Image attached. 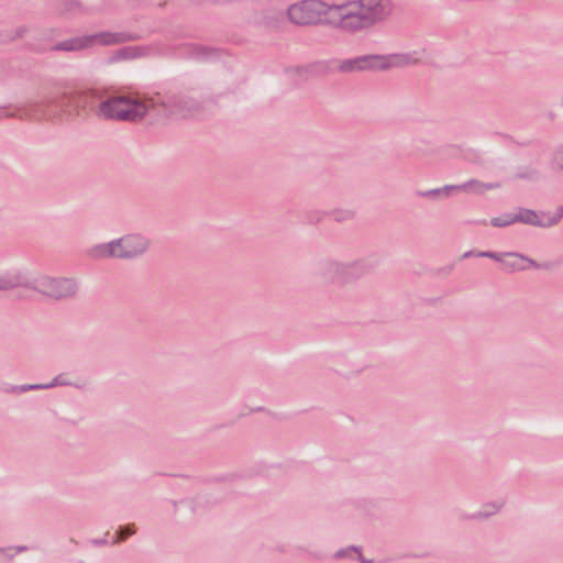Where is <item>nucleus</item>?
Here are the masks:
<instances>
[{
    "label": "nucleus",
    "instance_id": "obj_19",
    "mask_svg": "<svg viewBox=\"0 0 563 563\" xmlns=\"http://www.w3.org/2000/svg\"><path fill=\"white\" fill-rule=\"evenodd\" d=\"M537 216H538L537 227H539V228H551L559 223L558 217H555L553 214V212H550V211H539L538 212L537 211Z\"/></svg>",
    "mask_w": 563,
    "mask_h": 563
},
{
    "label": "nucleus",
    "instance_id": "obj_16",
    "mask_svg": "<svg viewBox=\"0 0 563 563\" xmlns=\"http://www.w3.org/2000/svg\"><path fill=\"white\" fill-rule=\"evenodd\" d=\"M144 55V49L139 46H125L118 49L113 56L112 60H123V59H134Z\"/></svg>",
    "mask_w": 563,
    "mask_h": 563
},
{
    "label": "nucleus",
    "instance_id": "obj_6",
    "mask_svg": "<svg viewBox=\"0 0 563 563\" xmlns=\"http://www.w3.org/2000/svg\"><path fill=\"white\" fill-rule=\"evenodd\" d=\"M550 263L540 264L534 260L517 252H506V256L501 263V268L506 273H516L527 271L529 268L550 269Z\"/></svg>",
    "mask_w": 563,
    "mask_h": 563
},
{
    "label": "nucleus",
    "instance_id": "obj_34",
    "mask_svg": "<svg viewBox=\"0 0 563 563\" xmlns=\"http://www.w3.org/2000/svg\"><path fill=\"white\" fill-rule=\"evenodd\" d=\"M2 551H3V549H0V552H2Z\"/></svg>",
    "mask_w": 563,
    "mask_h": 563
},
{
    "label": "nucleus",
    "instance_id": "obj_31",
    "mask_svg": "<svg viewBox=\"0 0 563 563\" xmlns=\"http://www.w3.org/2000/svg\"><path fill=\"white\" fill-rule=\"evenodd\" d=\"M533 174H536V173L532 172L531 175H529V174H518L517 177L518 178H532Z\"/></svg>",
    "mask_w": 563,
    "mask_h": 563
},
{
    "label": "nucleus",
    "instance_id": "obj_17",
    "mask_svg": "<svg viewBox=\"0 0 563 563\" xmlns=\"http://www.w3.org/2000/svg\"><path fill=\"white\" fill-rule=\"evenodd\" d=\"M453 190H455V187L454 185H446L442 188H434V189H430V190H418L416 192L417 196L419 197H424V198H429V199H440L442 197H448Z\"/></svg>",
    "mask_w": 563,
    "mask_h": 563
},
{
    "label": "nucleus",
    "instance_id": "obj_30",
    "mask_svg": "<svg viewBox=\"0 0 563 563\" xmlns=\"http://www.w3.org/2000/svg\"><path fill=\"white\" fill-rule=\"evenodd\" d=\"M477 252H474V251H468V252H465L463 255H462V258H467V257H471V256H476Z\"/></svg>",
    "mask_w": 563,
    "mask_h": 563
},
{
    "label": "nucleus",
    "instance_id": "obj_4",
    "mask_svg": "<svg viewBox=\"0 0 563 563\" xmlns=\"http://www.w3.org/2000/svg\"><path fill=\"white\" fill-rule=\"evenodd\" d=\"M333 7H328L319 0H302L288 7L287 16L289 21L299 26L330 24L329 19H334L330 14Z\"/></svg>",
    "mask_w": 563,
    "mask_h": 563
},
{
    "label": "nucleus",
    "instance_id": "obj_18",
    "mask_svg": "<svg viewBox=\"0 0 563 563\" xmlns=\"http://www.w3.org/2000/svg\"><path fill=\"white\" fill-rule=\"evenodd\" d=\"M516 222H521L525 224L537 227V211L526 208H520L517 213H515Z\"/></svg>",
    "mask_w": 563,
    "mask_h": 563
},
{
    "label": "nucleus",
    "instance_id": "obj_12",
    "mask_svg": "<svg viewBox=\"0 0 563 563\" xmlns=\"http://www.w3.org/2000/svg\"><path fill=\"white\" fill-rule=\"evenodd\" d=\"M125 244V255L129 258H134L146 252L148 249V240L141 234H128L123 236Z\"/></svg>",
    "mask_w": 563,
    "mask_h": 563
},
{
    "label": "nucleus",
    "instance_id": "obj_13",
    "mask_svg": "<svg viewBox=\"0 0 563 563\" xmlns=\"http://www.w3.org/2000/svg\"><path fill=\"white\" fill-rule=\"evenodd\" d=\"M373 266L364 261L343 264L342 284L357 279L372 271Z\"/></svg>",
    "mask_w": 563,
    "mask_h": 563
},
{
    "label": "nucleus",
    "instance_id": "obj_26",
    "mask_svg": "<svg viewBox=\"0 0 563 563\" xmlns=\"http://www.w3.org/2000/svg\"><path fill=\"white\" fill-rule=\"evenodd\" d=\"M70 383L66 379L64 374L57 375L51 383L45 384L46 389L53 388L56 386H67Z\"/></svg>",
    "mask_w": 563,
    "mask_h": 563
},
{
    "label": "nucleus",
    "instance_id": "obj_21",
    "mask_svg": "<svg viewBox=\"0 0 563 563\" xmlns=\"http://www.w3.org/2000/svg\"><path fill=\"white\" fill-rule=\"evenodd\" d=\"M46 389L45 384H29V385H20V386H11L5 389L7 393H25L29 390H40Z\"/></svg>",
    "mask_w": 563,
    "mask_h": 563
},
{
    "label": "nucleus",
    "instance_id": "obj_28",
    "mask_svg": "<svg viewBox=\"0 0 563 563\" xmlns=\"http://www.w3.org/2000/svg\"><path fill=\"white\" fill-rule=\"evenodd\" d=\"M13 113L7 107H0V119L12 117Z\"/></svg>",
    "mask_w": 563,
    "mask_h": 563
},
{
    "label": "nucleus",
    "instance_id": "obj_14",
    "mask_svg": "<svg viewBox=\"0 0 563 563\" xmlns=\"http://www.w3.org/2000/svg\"><path fill=\"white\" fill-rule=\"evenodd\" d=\"M500 183H482L477 179H471L461 185H454L455 190L473 191L482 195L485 190H492L500 188Z\"/></svg>",
    "mask_w": 563,
    "mask_h": 563
},
{
    "label": "nucleus",
    "instance_id": "obj_8",
    "mask_svg": "<svg viewBox=\"0 0 563 563\" xmlns=\"http://www.w3.org/2000/svg\"><path fill=\"white\" fill-rule=\"evenodd\" d=\"M343 264L332 260L320 261L316 266V273L325 282L342 284Z\"/></svg>",
    "mask_w": 563,
    "mask_h": 563
},
{
    "label": "nucleus",
    "instance_id": "obj_27",
    "mask_svg": "<svg viewBox=\"0 0 563 563\" xmlns=\"http://www.w3.org/2000/svg\"><path fill=\"white\" fill-rule=\"evenodd\" d=\"M347 552H357L358 558H360V560H361L362 562H364V563H369V561H366V560H364V559H363V556H362L361 552L358 551V549H357L356 547H350V548H349V549H346V550H339V551L335 553V555H334V556H335L336 559H342V558H345V556H346Z\"/></svg>",
    "mask_w": 563,
    "mask_h": 563
},
{
    "label": "nucleus",
    "instance_id": "obj_7",
    "mask_svg": "<svg viewBox=\"0 0 563 563\" xmlns=\"http://www.w3.org/2000/svg\"><path fill=\"white\" fill-rule=\"evenodd\" d=\"M125 253V244L123 242V236L117 240H113L109 243H103L96 245L91 254L96 258H107V257H115V258H128Z\"/></svg>",
    "mask_w": 563,
    "mask_h": 563
},
{
    "label": "nucleus",
    "instance_id": "obj_1",
    "mask_svg": "<svg viewBox=\"0 0 563 563\" xmlns=\"http://www.w3.org/2000/svg\"><path fill=\"white\" fill-rule=\"evenodd\" d=\"M71 107L93 110L98 118L106 120L136 122L148 112L169 118H186L202 110V106L195 98L174 89L157 91L144 96L143 99L133 96H113L106 100L91 91L62 92L45 97L36 111L40 117L51 118L60 111H69Z\"/></svg>",
    "mask_w": 563,
    "mask_h": 563
},
{
    "label": "nucleus",
    "instance_id": "obj_20",
    "mask_svg": "<svg viewBox=\"0 0 563 563\" xmlns=\"http://www.w3.org/2000/svg\"><path fill=\"white\" fill-rule=\"evenodd\" d=\"M514 223H516L515 213H505L490 219V224L495 228H505Z\"/></svg>",
    "mask_w": 563,
    "mask_h": 563
},
{
    "label": "nucleus",
    "instance_id": "obj_3",
    "mask_svg": "<svg viewBox=\"0 0 563 563\" xmlns=\"http://www.w3.org/2000/svg\"><path fill=\"white\" fill-rule=\"evenodd\" d=\"M136 38V35L128 32H100L60 41L52 47V51L80 52L97 45L110 46L134 41Z\"/></svg>",
    "mask_w": 563,
    "mask_h": 563
},
{
    "label": "nucleus",
    "instance_id": "obj_15",
    "mask_svg": "<svg viewBox=\"0 0 563 563\" xmlns=\"http://www.w3.org/2000/svg\"><path fill=\"white\" fill-rule=\"evenodd\" d=\"M181 49H183V55H185L187 57L197 58L200 60H206L209 56L214 54L213 49L206 47V46L198 45V44H192V43L183 45Z\"/></svg>",
    "mask_w": 563,
    "mask_h": 563
},
{
    "label": "nucleus",
    "instance_id": "obj_10",
    "mask_svg": "<svg viewBox=\"0 0 563 563\" xmlns=\"http://www.w3.org/2000/svg\"><path fill=\"white\" fill-rule=\"evenodd\" d=\"M375 55H363L357 56L355 58H350L343 60L339 70L342 73H353V71H362V70H375Z\"/></svg>",
    "mask_w": 563,
    "mask_h": 563
},
{
    "label": "nucleus",
    "instance_id": "obj_11",
    "mask_svg": "<svg viewBox=\"0 0 563 563\" xmlns=\"http://www.w3.org/2000/svg\"><path fill=\"white\" fill-rule=\"evenodd\" d=\"M29 278L20 271L0 272V290H11L18 287L27 289Z\"/></svg>",
    "mask_w": 563,
    "mask_h": 563
},
{
    "label": "nucleus",
    "instance_id": "obj_32",
    "mask_svg": "<svg viewBox=\"0 0 563 563\" xmlns=\"http://www.w3.org/2000/svg\"><path fill=\"white\" fill-rule=\"evenodd\" d=\"M95 542L97 544H104L107 541L104 539H102V540H96Z\"/></svg>",
    "mask_w": 563,
    "mask_h": 563
},
{
    "label": "nucleus",
    "instance_id": "obj_25",
    "mask_svg": "<svg viewBox=\"0 0 563 563\" xmlns=\"http://www.w3.org/2000/svg\"><path fill=\"white\" fill-rule=\"evenodd\" d=\"M354 217V212L352 210H336L333 212V218L335 221H346L351 220Z\"/></svg>",
    "mask_w": 563,
    "mask_h": 563
},
{
    "label": "nucleus",
    "instance_id": "obj_23",
    "mask_svg": "<svg viewBox=\"0 0 563 563\" xmlns=\"http://www.w3.org/2000/svg\"><path fill=\"white\" fill-rule=\"evenodd\" d=\"M136 532V528L135 526L132 523V525H126L124 527H120L119 531H118V541H124L128 537L134 534Z\"/></svg>",
    "mask_w": 563,
    "mask_h": 563
},
{
    "label": "nucleus",
    "instance_id": "obj_29",
    "mask_svg": "<svg viewBox=\"0 0 563 563\" xmlns=\"http://www.w3.org/2000/svg\"><path fill=\"white\" fill-rule=\"evenodd\" d=\"M553 214H554L555 217H558V222H560V221H561V219L563 218V205H562V206H560V207H559V208L553 212Z\"/></svg>",
    "mask_w": 563,
    "mask_h": 563
},
{
    "label": "nucleus",
    "instance_id": "obj_9",
    "mask_svg": "<svg viewBox=\"0 0 563 563\" xmlns=\"http://www.w3.org/2000/svg\"><path fill=\"white\" fill-rule=\"evenodd\" d=\"M375 70H386L391 67H402L416 63L410 54H391L387 56L375 55Z\"/></svg>",
    "mask_w": 563,
    "mask_h": 563
},
{
    "label": "nucleus",
    "instance_id": "obj_5",
    "mask_svg": "<svg viewBox=\"0 0 563 563\" xmlns=\"http://www.w3.org/2000/svg\"><path fill=\"white\" fill-rule=\"evenodd\" d=\"M27 289L54 300H65L76 296L78 283L74 278L40 276L29 279Z\"/></svg>",
    "mask_w": 563,
    "mask_h": 563
},
{
    "label": "nucleus",
    "instance_id": "obj_22",
    "mask_svg": "<svg viewBox=\"0 0 563 563\" xmlns=\"http://www.w3.org/2000/svg\"><path fill=\"white\" fill-rule=\"evenodd\" d=\"M501 504H487L484 506L483 511H478L477 514H474L472 518H487L494 514H496L500 508Z\"/></svg>",
    "mask_w": 563,
    "mask_h": 563
},
{
    "label": "nucleus",
    "instance_id": "obj_33",
    "mask_svg": "<svg viewBox=\"0 0 563 563\" xmlns=\"http://www.w3.org/2000/svg\"><path fill=\"white\" fill-rule=\"evenodd\" d=\"M25 550H26V547H19V548L16 549V551H18V552L25 551Z\"/></svg>",
    "mask_w": 563,
    "mask_h": 563
},
{
    "label": "nucleus",
    "instance_id": "obj_24",
    "mask_svg": "<svg viewBox=\"0 0 563 563\" xmlns=\"http://www.w3.org/2000/svg\"><path fill=\"white\" fill-rule=\"evenodd\" d=\"M476 256L477 257L492 258V260H494L496 262H499L501 264L503 261H504V257L506 256V253H496V252H492V251H482V252H477Z\"/></svg>",
    "mask_w": 563,
    "mask_h": 563
},
{
    "label": "nucleus",
    "instance_id": "obj_2",
    "mask_svg": "<svg viewBox=\"0 0 563 563\" xmlns=\"http://www.w3.org/2000/svg\"><path fill=\"white\" fill-rule=\"evenodd\" d=\"M393 11L389 0H357L331 9L328 22L346 32H357L384 21Z\"/></svg>",
    "mask_w": 563,
    "mask_h": 563
}]
</instances>
